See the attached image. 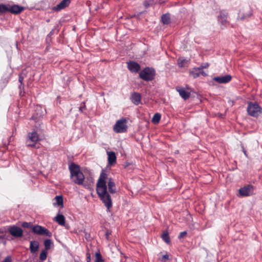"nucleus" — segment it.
<instances>
[{
	"mask_svg": "<svg viewBox=\"0 0 262 262\" xmlns=\"http://www.w3.org/2000/svg\"><path fill=\"white\" fill-rule=\"evenodd\" d=\"M107 175L104 170H102L99 178L97 183V193L100 200L104 204L107 208V211H110V208L112 206V202L110 195L107 191V186L106 185V179Z\"/></svg>",
	"mask_w": 262,
	"mask_h": 262,
	"instance_id": "nucleus-1",
	"label": "nucleus"
},
{
	"mask_svg": "<svg viewBox=\"0 0 262 262\" xmlns=\"http://www.w3.org/2000/svg\"><path fill=\"white\" fill-rule=\"evenodd\" d=\"M69 169L70 172V178L72 182L79 185H83L85 178L80 170V166L72 163L69 165Z\"/></svg>",
	"mask_w": 262,
	"mask_h": 262,
	"instance_id": "nucleus-2",
	"label": "nucleus"
},
{
	"mask_svg": "<svg viewBox=\"0 0 262 262\" xmlns=\"http://www.w3.org/2000/svg\"><path fill=\"white\" fill-rule=\"evenodd\" d=\"M247 111L249 115L257 117L262 113V108L256 102H249L248 103Z\"/></svg>",
	"mask_w": 262,
	"mask_h": 262,
	"instance_id": "nucleus-3",
	"label": "nucleus"
},
{
	"mask_svg": "<svg viewBox=\"0 0 262 262\" xmlns=\"http://www.w3.org/2000/svg\"><path fill=\"white\" fill-rule=\"evenodd\" d=\"M155 71L154 69L146 67L141 70L139 73V77L142 79L146 81H151L154 79Z\"/></svg>",
	"mask_w": 262,
	"mask_h": 262,
	"instance_id": "nucleus-4",
	"label": "nucleus"
},
{
	"mask_svg": "<svg viewBox=\"0 0 262 262\" xmlns=\"http://www.w3.org/2000/svg\"><path fill=\"white\" fill-rule=\"evenodd\" d=\"M39 140V136L36 131L34 130L28 133L26 145L28 147H36V145Z\"/></svg>",
	"mask_w": 262,
	"mask_h": 262,
	"instance_id": "nucleus-5",
	"label": "nucleus"
},
{
	"mask_svg": "<svg viewBox=\"0 0 262 262\" xmlns=\"http://www.w3.org/2000/svg\"><path fill=\"white\" fill-rule=\"evenodd\" d=\"M128 119L126 118H122L118 120L116 122V133H125L127 130Z\"/></svg>",
	"mask_w": 262,
	"mask_h": 262,
	"instance_id": "nucleus-6",
	"label": "nucleus"
},
{
	"mask_svg": "<svg viewBox=\"0 0 262 262\" xmlns=\"http://www.w3.org/2000/svg\"><path fill=\"white\" fill-rule=\"evenodd\" d=\"M32 231L38 235H45L48 237H51L52 233L47 228L39 225H36L33 227Z\"/></svg>",
	"mask_w": 262,
	"mask_h": 262,
	"instance_id": "nucleus-7",
	"label": "nucleus"
},
{
	"mask_svg": "<svg viewBox=\"0 0 262 262\" xmlns=\"http://www.w3.org/2000/svg\"><path fill=\"white\" fill-rule=\"evenodd\" d=\"M254 187L251 185H248L246 186L241 188L238 190V193L240 196L246 197L253 194Z\"/></svg>",
	"mask_w": 262,
	"mask_h": 262,
	"instance_id": "nucleus-8",
	"label": "nucleus"
},
{
	"mask_svg": "<svg viewBox=\"0 0 262 262\" xmlns=\"http://www.w3.org/2000/svg\"><path fill=\"white\" fill-rule=\"evenodd\" d=\"M9 232L15 237H20L23 235V231L21 228L15 225L9 227Z\"/></svg>",
	"mask_w": 262,
	"mask_h": 262,
	"instance_id": "nucleus-9",
	"label": "nucleus"
},
{
	"mask_svg": "<svg viewBox=\"0 0 262 262\" xmlns=\"http://www.w3.org/2000/svg\"><path fill=\"white\" fill-rule=\"evenodd\" d=\"M231 79L232 76L229 74L224 76L214 77L213 78V80L218 83H227L229 82Z\"/></svg>",
	"mask_w": 262,
	"mask_h": 262,
	"instance_id": "nucleus-10",
	"label": "nucleus"
},
{
	"mask_svg": "<svg viewBox=\"0 0 262 262\" xmlns=\"http://www.w3.org/2000/svg\"><path fill=\"white\" fill-rule=\"evenodd\" d=\"M127 68L133 73H137L140 70L139 64L134 61H130L127 62Z\"/></svg>",
	"mask_w": 262,
	"mask_h": 262,
	"instance_id": "nucleus-11",
	"label": "nucleus"
},
{
	"mask_svg": "<svg viewBox=\"0 0 262 262\" xmlns=\"http://www.w3.org/2000/svg\"><path fill=\"white\" fill-rule=\"evenodd\" d=\"M252 14V11L251 9L248 7L246 8V10L243 11H239L238 13V18L241 20H244L250 16H251Z\"/></svg>",
	"mask_w": 262,
	"mask_h": 262,
	"instance_id": "nucleus-12",
	"label": "nucleus"
},
{
	"mask_svg": "<svg viewBox=\"0 0 262 262\" xmlns=\"http://www.w3.org/2000/svg\"><path fill=\"white\" fill-rule=\"evenodd\" d=\"M70 0H62L59 4L52 8L53 11H59L69 6Z\"/></svg>",
	"mask_w": 262,
	"mask_h": 262,
	"instance_id": "nucleus-13",
	"label": "nucleus"
},
{
	"mask_svg": "<svg viewBox=\"0 0 262 262\" xmlns=\"http://www.w3.org/2000/svg\"><path fill=\"white\" fill-rule=\"evenodd\" d=\"M130 100L135 105H138L141 102V96L139 93L134 92L130 95Z\"/></svg>",
	"mask_w": 262,
	"mask_h": 262,
	"instance_id": "nucleus-14",
	"label": "nucleus"
},
{
	"mask_svg": "<svg viewBox=\"0 0 262 262\" xmlns=\"http://www.w3.org/2000/svg\"><path fill=\"white\" fill-rule=\"evenodd\" d=\"M24 10V7L18 5H9V12L13 14L20 13Z\"/></svg>",
	"mask_w": 262,
	"mask_h": 262,
	"instance_id": "nucleus-15",
	"label": "nucleus"
},
{
	"mask_svg": "<svg viewBox=\"0 0 262 262\" xmlns=\"http://www.w3.org/2000/svg\"><path fill=\"white\" fill-rule=\"evenodd\" d=\"M218 21L221 25L224 26H226L228 23L227 13L221 11L220 15L218 16Z\"/></svg>",
	"mask_w": 262,
	"mask_h": 262,
	"instance_id": "nucleus-16",
	"label": "nucleus"
},
{
	"mask_svg": "<svg viewBox=\"0 0 262 262\" xmlns=\"http://www.w3.org/2000/svg\"><path fill=\"white\" fill-rule=\"evenodd\" d=\"M177 91L179 93L181 97L184 100L187 99L190 97V93L185 90L183 88H177Z\"/></svg>",
	"mask_w": 262,
	"mask_h": 262,
	"instance_id": "nucleus-17",
	"label": "nucleus"
},
{
	"mask_svg": "<svg viewBox=\"0 0 262 262\" xmlns=\"http://www.w3.org/2000/svg\"><path fill=\"white\" fill-rule=\"evenodd\" d=\"M39 248V243L37 241L30 242V250L32 253H36Z\"/></svg>",
	"mask_w": 262,
	"mask_h": 262,
	"instance_id": "nucleus-18",
	"label": "nucleus"
},
{
	"mask_svg": "<svg viewBox=\"0 0 262 262\" xmlns=\"http://www.w3.org/2000/svg\"><path fill=\"white\" fill-rule=\"evenodd\" d=\"M56 222L60 225L64 226L65 225V218L62 214H58L55 217Z\"/></svg>",
	"mask_w": 262,
	"mask_h": 262,
	"instance_id": "nucleus-19",
	"label": "nucleus"
},
{
	"mask_svg": "<svg viewBox=\"0 0 262 262\" xmlns=\"http://www.w3.org/2000/svg\"><path fill=\"white\" fill-rule=\"evenodd\" d=\"M200 69L197 68H193L190 70V74L193 77V78H196L200 76Z\"/></svg>",
	"mask_w": 262,
	"mask_h": 262,
	"instance_id": "nucleus-20",
	"label": "nucleus"
},
{
	"mask_svg": "<svg viewBox=\"0 0 262 262\" xmlns=\"http://www.w3.org/2000/svg\"><path fill=\"white\" fill-rule=\"evenodd\" d=\"M107 153L108 155V165H112L115 163V152L107 151Z\"/></svg>",
	"mask_w": 262,
	"mask_h": 262,
	"instance_id": "nucleus-21",
	"label": "nucleus"
},
{
	"mask_svg": "<svg viewBox=\"0 0 262 262\" xmlns=\"http://www.w3.org/2000/svg\"><path fill=\"white\" fill-rule=\"evenodd\" d=\"M162 21L164 24L168 25L170 23V17L169 14H163L161 17Z\"/></svg>",
	"mask_w": 262,
	"mask_h": 262,
	"instance_id": "nucleus-22",
	"label": "nucleus"
},
{
	"mask_svg": "<svg viewBox=\"0 0 262 262\" xmlns=\"http://www.w3.org/2000/svg\"><path fill=\"white\" fill-rule=\"evenodd\" d=\"M161 117V115L160 113H156L152 118V122L155 124H158L160 120Z\"/></svg>",
	"mask_w": 262,
	"mask_h": 262,
	"instance_id": "nucleus-23",
	"label": "nucleus"
},
{
	"mask_svg": "<svg viewBox=\"0 0 262 262\" xmlns=\"http://www.w3.org/2000/svg\"><path fill=\"white\" fill-rule=\"evenodd\" d=\"M53 244L52 241L50 239H46L44 241L45 249L48 251L51 248V245Z\"/></svg>",
	"mask_w": 262,
	"mask_h": 262,
	"instance_id": "nucleus-24",
	"label": "nucleus"
},
{
	"mask_svg": "<svg viewBox=\"0 0 262 262\" xmlns=\"http://www.w3.org/2000/svg\"><path fill=\"white\" fill-rule=\"evenodd\" d=\"M162 239L166 243L169 244L170 242V238L167 232H164L161 236Z\"/></svg>",
	"mask_w": 262,
	"mask_h": 262,
	"instance_id": "nucleus-25",
	"label": "nucleus"
},
{
	"mask_svg": "<svg viewBox=\"0 0 262 262\" xmlns=\"http://www.w3.org/2000/svg\"><path fill=\"white\" fill-rule=\"evenodd\" d=\"M9 12V5H0V13Z\"/></svg>",
	"mask_w": 262,
	"mask_h": 262,
	"instance_id": "nucleus-26",
	"label": "nucleus"
},
{
	"mask_svg": "<svg viewBox=\"0 0 262 262\" xmlns=\"http://www.w3.org/2000/svg\"><path fill=\"white\" fill-rule=\"evenodd\" d=\"M47 257V251L46 250H42L40 254L39 258L41 261H44L46 259Z\"/></svg>",
	"mask_w": 262,
	"mask_h": 262,
	"instance_id": "nucleus-27",
	"label": "nucleus"
},
{
	"mask_svg": "<svg viewBox=\"0 0 262 262\" xmlns=\"http://www.w3.org/2000/svg\"><path fill=\"white\" fill-rule=\"evenodd\" d=\"M95 262H104L101 255L99 252H96Z\"/></svg>",
	"mask_w": 262,
	"mask_h": 262,
	"instance_id": "nucleus-28",
	"label": "nucleus"
},
{
	"mask_svg": "<svg viewBox=\"0 0 262 262\" xmlns=\"http://www.w3.org/2000/svg\"><path fill=\"white\" fill-rule=\"evenodd\" d=\"M55 199L56 200V202L57 204L59 205H63V199L62 196L61 195H57L55 196Z\"/></svg>",
	"mask_w": 262,
	"mask_h": 262,
	"instance_id": "nucleus-29",
	"label": "nucleus"
},
{
	"mask_svg": "<svg viewBox=\"0 0 262 262\" xmlns=\"http://www.w3.org/2000/svg\"><path fill=\"white\" fill-rule=\"evenodd\" d=\"M209 67V63L208 62H205L201 64L200 67H198L200 71L204 69H207Z\"/></svg>",
	"mask_w": 262,
	"mask_h": 262,
	"instance_id": "nucleus-30",
	"label": "nucleus"
},
{
	"mask_svg": "<svg viewBox=\"0 0 262 262\" xmlns=\"http://www.w3.org/2000/svg\"><path fill=\"white\" fill-rule=\"evenodd\" d=\"M114 183L113 182H110L108 183V190L111 193L115 192V190L113 189Z\"/></svg>",
	"mask_w": 262,
	"mask_h": 262,
	"instance_id": "nucleus-31",
	"label": "nucleus"
},
{
	"mask_svg": "<svg viewBox=\"0 0 262 262\" xmlns=\"http://www.w3.org/2000/svg\"><path fill=\"white\" fill-rule=\"evenodd\" d=\"M12 259L11 256H7L2 262H12Z\"/></svg>",
	"mask_w": 262,
	"mask_h": 262,
	"instance_id": "nucleus-32",
	"label": "nucleus"
},
{
	"mask_svg": "<svg viewBox=\"0 0 262 262\" xmlns=\"http://www.w3.org/2000/svg\"><path fill=\"white\" fill-rule=\"evenodd\" d=\"M185 62V60H184V59L181 60H178L179 66L181 68L183 67Z\"/></svg>",
	"mask_w": 262,
	"mask_h": 262,
	"instance_id": "nucleus-33",
	"label": "nucleus"
},
{
	"mask_svg": "<svg viewBox=\"0 0 262 262\" xmlns=\"http://www.w3.org/2000/svg\"><path fill=\"white\" fill-rule=\"evenodd\" d=\"M187 234V232L186 231H183V232H181L179 235V238H183L184 236H185Z\"/></svg>",
	"mask_w": 262,
	"mask_h": 262,
	"instance_id": "nucleus-34",
	"label": "nucleus"
},
{
	"mask_svg": "<svg viewBox=\"0 0 262 262\" xmlns=\"http://www.w3.org/2000/svg\"><path fill=\"white\" fill-rule=\"evenodd\" d=\"M168 258H169V255L167 254H166L163 256L161 261L162 262H165V260L168 259Z\"/></svg>",
	"mask_w": 262,
	"mask_h": 262,
	"instance_id": "nucleus-35",
	"label": "nucleus"
},
{
	"mask_svg": "<svg viewBox=\"0 0 262 262\" xmlns=\"http://www.w3.org/2000/svg\"><path fill=\"white\" fill-rule=\"evenodd\" d=\"M30 226V224L29 223H27V222H24L23 224H22V226L24 228H28Z\"/></svg>",
	"mask_w": 262,
	"mask_h": 262,
	"instance_id": "nucleus-36",
	"label": "nucleus"
},
{
	"mask_svg": "<svg viewBox=\"0 0 262 262\" xmlns=\"http://www.w3.org/2000/svg\"><path fill=\"white\" fill-rule=\"evenodd\" d=\"M23 80H24V77L21 75H19L18 81L20 83L21 85L23 84Z\"/></svg>",
	"mask_w": 262,
	"mask_h": 262,
	"instance_id": "nucleus-37",
	"label": "nucleus"
},
{
	"mask_svg": "<svg viewBox=\"0 0 262 262\" xmlns=\"http://www.w3.org/2000/svg\"><path fill=\"white\" fill-rule=\"evenodd\" d=\"M199 73H200V75H203L204 76H207V73H206L204 71H203V70H202L201 71H200Z\"/></svg>",
	"mask_w": 262,
	"mask_h": 262,
	"instance_id": "nucleus-38",
	"label": "nucleus"
},
{
	"mask_svg": "<svg viewBox=\"0 0 262 262\" xmlns=\"http://www.w3.org/2000/svg\"><path fill=\"white\" fill-rule=\"evenodd\" d=\"M106 237L107 238H108V232H107L106 233Z\"/></svg>",
	"mask_w": 262,
	"mask_h": 262,
	"instance_id": "nucleus-39",
	"label": "nucleus"
},
{
	"mask_svg": "<svg viewBox=\"0 0 262 262\" xmlns=\"http://www.w3.org/2000/svg\"><path fill=\"white\" fill-rule=\"evenodd\" d=\"M88 259H89V260L88 261V262H89L90 260V255L89 256V257H88Z\"/></svg>",
	"mask_w": 262,
	"mask_h": 262,
	"instance_id": "nucleus-40",
	"label": "nucleus"
},
{
	"mask_svg": "<svg viewBox=\"0 0 262 262\" xmlns=\"http://www.w3.org/2000/svg\"><path fill=\"white\" fill-rule=\"evenodd\" d=\"M88 259H89V260L88 261V262H89L90 260V255L89 256V257H88Z\"/></svg>",
	"mask_w": 262,
	"mask_h": 262,
	"instance_id": "nucleus-41",
	"label": "nucleus"
},
{
	"mask_svg": "<svg viewBox=\"0 0 262 262\" xmlns=\"http://www.w3.org/2000/svg\"><path fill=\"white\" fill-rule=\"evenodd\" d=\"M113 130H115V125H114L113 126Z\"/></svg>",
	"mask_w": 262,
	"mask_h": 262,
	"instance_id": "nucleus-42",
	"label": "nucleus"
},
{
	"mask_svg": "<svg viewBox=\"0 0 262 262\" xmlns=\"http://www.w3.org/2000/svg\"><path fill=\"white\" fill-rule=\"evenodd\" d=\"M49 34H50H50H52V31H51V32L49 33Z\"/></svg>",
	"mask_w": 262,
	"mask_h": 262,
	"instance_id": "nucleus-43",
	"label": "nucleus"
},
{
	"mask_svg": "<svg viewBox=\"0 0 262 262\" xmlns=\"http://www.w3.org/2000/svg\"><path fill=\"white\" fill-rule=\"evenodd\" d=\"M121 261L122 262H124V261H123V259H121Z\"/></svg>",
	"mask_w": 262,
	"mask_h": 262,
	"instance_id": "nucleus-44",
	"label": "nucleus"
}]
</instances>
